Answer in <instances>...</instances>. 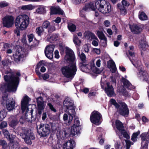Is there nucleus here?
<instances>
[{
  "instance_id": "nucleus-23",
  "label": "nucleus",
  "mask_w": 149,
  "mask_h": 149,
  "mask_svg": "<svg viewBox=\"0 0 149 149\" xmlns=\"http://www.w3.org/2000/svg\"><path fill=\"white\" fill-rule=\"evenodd\" d=\"M50 9V13L51 14L63 15V11L60 8L59 6L52 7Z\"/></svg>"
},
{
  "instance_id": "nucleus-44",
  "label": "nucleus",
  "mask_w": 149,
  "mask_h": 149,
  "mask_svg": "<svg viewBox=\"0 0 149 149\" xmlns=\"http://www.w3.org/2000/svg\"><path fill=\"white\" fill-rule=\"evenodd\" d=\"M45 11V8L42 6H39L36 9V12L40 14L43 13Z\"/></svg>"
},
{
  "instance_id": "nucleus-40",
  "label": "nucleus",
  "mask_w": 149,
  "mask_h": 149,
  "mask_svg": "<svg viewBox=\"0 0 149 149\" xmlns=\"http://www.w3.org/2000/svg\"><path fill=\"white\" fill-rule=\"evenodd\" d=\"M139 18L140 19L142 20H146L147 19V17L146 15L143 12L139 13Z\"/></svg>"
},
{
  "instance_id": "nucleus-10",
  "label": "nucleus",
  "mask_w": 149,
  "mask_h": 149,
  "mask_svg": "<svg viewBox=\"0 0 149 149\" xmlns=\"http://www.w3.org/2000/svg\"><path fill=\"white\" fill-rule=\"evenodd\" d=\"M37 128L38 133L41 136H46L49 134L50 126L47 124H41Z\"/></svg>"
},
{
  "instance_id": "nucleus-43",
  "label": "nucleus",
  "mask_w": 149,
  "mask_h": 149,
  "mask_svg": "<svg viewBox=\"0 0 149 149\" xmlns=\"http://www.w3.org/2000/svg\"><path fill=\"white\" fill-rule=\"evenodd\" d=\"M69 29L71 31H74L76 29V26L73 24L69 23L68 25Z\"/></svg>"
},
{
  "instance_id": "nucleus-42",
  "label": "nucleus",
  "mask_w": 149,
  "mask_h": 149,
  "mask_svg": "<svg viewBox=\"0 0 149 149\" xmlns=\"http://www.w3.org/2000/svg\"><path fill=\"white\" fill-rule=\"evenodd\" d=\"M73 41L74 43L77 45H79L81 43V41L76 36H74L73 38Z\"/></svg>"
},
{
  "instance_id": "nucleus-34",
  "label": "nucleus",
  "mask_w": 149,
  "mask_h": 149,
  "mask_svg": "<svg viewBox=\"0 0 149 149\" xmlns=\"http://www.w3.org/2000/svg\"><path fill=\"white\" fill-rule=\"evenodd\" d=\"M97 34L100 39L104 40L105 41H106L107 39L102 31H97Z\"/></svg>"
},
{
  "instance_id": "nucleus-41",
  "label": "nucleus",
  "mask_w": 149,
  "mask_h": 149,
  "mask_svg": "<svg viewBox=\"0 0 149 149\" xmlns=\"http://www.w3.org/2000/svg\"><path fill=\"white\" fill-rule=\"evenodd\" d=\"M18 123V122L17 119L13 120L9 124L10 126L13 128L16 126Z\"/></svg>"
},
{
  "instance_id": "nucleus-45",
  "label": "nucleus",
  "mask_w": 149,
  "mask_h": 149,
  "mask_svg": "<svg viewBox=\"0 0 149 149\" xmlns=\"http://www.w3.org/2000/svg\"><path fill=\"white\" fill-rule=\"evenodd\" d=\"M6 114L4 110L0 112V121H2L6 116Z\"/></svg>"
},
{
  "instance_id": "nucleus-32",
  "label": "nucleus",
  "mask_w": 149,
  "mask_h": 149,
  "mask_svg": "<svg viewBox=\"0 0 149 149\" xmlns=\"http://www.w3.org/2000/svg\"><path fill=\"white\" fill-rule=\"evenodd\" d=\"M78 56L80 58L81 61V63H87V61L86 60V56L84 53L81 52V53L79 51L77 52Z\"/></svg>"
},
{
  "instance_id": "nucleus-61",
  "label": "nucleus",
  "mask_w": 149,
  "mask_h": 149,
  "mask_svg": "<svg viewBox=\"0 0 149 149\" xmlns=\"http://www.w3.org/2000/svg\"><path fill=\"white\" fill-rule=\"evenodd\" d=\"M122 93L123 95L125 97L128 96L130 95L128 92L125 90H123Z\"/></svg>"
},
{
  "instance_id": "nucleus-12",
  "label": "nucleus",
  "mask_w": 149,
  "mask_h": 149,
  "mask_svg": "<svg viewBox=\"0 0 149 149\" xmlns=\"http://www.w3.org/2000/svg\"><path fill=\"white\" fill-rule=\"evenodd\" d=\"M102 118L101 114L96 111H94L92 113L90 118L91 122L96 125H99L101 123Z\"/></svg>"
},
{
  "instance_id": "nucleus-28",
  "label": "nucleus",
  "mask_w": 149,
  "mask_h": 149,
  "mask_svg": "<svg viewBox=\"0 0 149 149\" xmlns=\"http://www.w3.org/2000/svg\"><path fill=\"white\" fill-rule=\"evenodd\" d=\"M38 107L41 109H44L45 105L42 97H39L36 98Z\"/></svg>"
},
{
  "instance_id": "nucleus-58",
  "label": "nucleus",
  "mask_w": 149,
  "mask_h": 149,
  "mask_svg": "<svg viewBox=\"0 0 149 149\" xmlns=\"http://www.w3.org/2000/svg\"><path fill=\"white\" fill-rule=\"evenodd\" d=\"M83 49L84 50V52L86 53H88L89 51L88 47V45H84L83 47Z\"/></svg>"
},
{
  "instance_id": "nucleus-37",
  "label": "nucleus",
  "mask_w": 149,
  "mask_h": 149,
  "mask_svg": "<svg viewBox=\"0 0 149 149\" xmlns=\"http://www.w3.org/2000/svg\"><path fill=\"white\" fill-rule=\"evenodd\" d=\"M21 8L24 10H31L34 8V7L31 5H28L22 6Z\"/></svg>"
},
{
  "instance_id": "nucleus-25",
  "label": "nucleus",
  "mask_w": 149,
  "mask_h": 149,
  "mask_svg": "<svg viewBox=\"0 0 149 149\" xmlns=\"http://www.w3.org/2000/svg\"><path fill=\"white\" fill-rule=\"evenodd\" d=\"M61 18L59 17H57L55 19L53 20L52 23V25L49 27V32H52L55 30V24L54 22L56 23H59L61 22Z\"/></svg>"
},
{
  "instance_id": "nucleus-54",
  "label": "nucleus",
  "mask_w": 149,
  "mask_h": 149,
  "mask_svg": "<svg viewBox=\"0 0 149 149\" xmlns=\"http://www.w3.org/2000/svg\"><path fill=\"white\" fill-rule=\"evenodd\" d=\"M122 5L125 7L128 6L130 5L129 3L125 0H123L122 1Z\"/></svg>"
},
{
  "instance_id": "nucleus-26",
  "label": "nucleus",
  "mask_w": 149,
  "mask_h": 149,
  "mask_svg": "<svg viewBox=\"0 0 149 149\" xmlns=\"http://www.w3.org/2000/svg\"><path fill=\"white\" fill-rule=\"evenodd\" d=\"M108 66L110 68V70L113 73H115L116 70V68L114 62L110 60L108 63Z\"/></svg>"
},
{
  "instance_id": "nucleus-5",
  "label": "nucleus",
  "mask_w": 149,
  "mask_h": 149,
  "mask_svg": "<svg viewBox=\"0 0 149 149\" xmlns=\"http://www.w3.org/2000/svg\"><path fill=\"white\" fill-rule=\"evenodd\" d=\"M94 5L95 9H97L103 13H108L111 11L110 4L104 0H98L95 2Z\"/></svg>"
},
{
  "instance_id": "nucleus-18",
  "label": "nucleus",
  "mask_w": 149,
  "mask_h": 149,
  "mask_svg": "<svg viewBox=\"0 0 149 149\" xmlns=\"http://www.w3.org/2000/svg\"><path fill=\"white\" fill-rule=\"evenodd\" d=\"M13 56L15 61L16 62H18L20 60L21 58L26 56V53L21 50L20 52L19 50L16 51V52L13 54Z\"/></svg>"
},
{
  "instance_id": "nucleus-50",
  "label": "nucleus",
  "mask_w": 149,
  "mask_h": 149,
  "mask_svg": "<svg viewBox=\"0 0 149 149\" xmlns=\"http://www.w3.org/2000/svg\"><path fill=\"white\" fill-rule=\"evenodd\" d=\"M61 147V145L59 143H57L56 145H53L52 146V149H60Z\"/></svg>"
},
{
  "instance_id": "nucleus-48",
  "label": "nucleus",
  "mask_w": 149,
  "mask_h": 149,
  "mask_svg": "<svg viewBox=\"0 0 149 149\" xmlns=\"http://www.w3.org/2000/svg\"><path fill=\"white\" fill-rule=\"evenodd\" d=\"M139 44V47H141L142 49L144 50V48L146 46L145 41L144 40H142L141 42H140Z\"/></svg>"
},
{
  "instance_id": "nucleus-38",
  "label": "nucleus",
  "mask_w": 149,
  "mask_h": 149,
  "mask_svg": "<svg viewBox=\"0 0 149 149\" xmlns=\"http://www.w3.org/2000/svg\"><path fill=\"white\" fill-rule=\"evenodd\" d=\"M36 31L38 35L40 36L43 33L44 30L42 26H40L36 29Z\"/></svg>"
},
{
  "instance_id": "nucleus-53",
  "label": "nucleus",
  "mask_w": 149,
  "mask_h": 149,
  "mask_svg": "<svg viewBox=\"0 0 149 149\" xmlns=\"http://www.w3.org/2000/svg\"><path fill=\"white\" fill-rule=\"evenodd\" d=\"M28 38V40L29 42H31L33 39L34 35L32 34H31L27 36Z\"/></svg>"
},
{
  "instance_id": "nucleus-52",
  "label": "nucleus",
  "mask_w": 149,
  "mask_h": 149,
  "mask_svg": "<svg viewBox=\"0 0 149 149\" xmlns=\"http://www.w3.org/2000/svg\"><path fill=\"white\" fill-rule=\"evenodd\" d=\"M10 141H17L16 140V136L13 135H11V136L10 135V137H8Z\"/></svg>"
},
{
  "instance_id": "nucleus-20",
  "label": "nucleus",
  "mask_w": 149,
  "mask_h": 149,
  "mask_svg": "<svg viewBox=\"0 0 149 149\" xmlns=\"http://www.w3.org/2000/svg\"><path fill=\"white\" fill-rule=\"evenodd\" d=\"M75 145V141L71 139L65 142L63 145V149H73Z\"/></svg>"
},
{
  "instance_id": "nucleus-56",
  "label": "nucleus",
  "mask_w": 149,
  "mask_h": 149,
  "mask_svg": "<svg viewBox=\"0 0 149 149\" xmlns=\"http://www.w3.org/2000/svg\"><path fill=\"white\" fill-rule=\"evenodd\" d=\"M122 134L123 135L124 137L127 139L128 138L129 136L127 133L125 131L124 129V131H121Z\"/></svg>"
},
{
  "instance_id": "nucleus-33",
  "label": "nucleus",
  "mask_w": 149,
  "mask_h": 149,
  "mask_svg": "<svg viewBox=\"0 0 149 149\" xmlns=\"http://www.w3.org/2000/svg\"><path fill=\"white\" fill-rule=\"evenodd\" d=\"M122 81L123 83L124 86L125 87L128 88L129 89L131 88V86H132L131 84L128 80L123 77L122 78Z\"/></svg>"
},
{
  "instance_id": "nucleus-16",
  "label": "nucleus",
  "mask_w": 149,
  "mask_h": 149,
  "mask_svg": "<svg viewBox=\"0 0 149 149\" xmlns=\"http://www.w3.org/2000/svg\"><path fill=\"white\" fill-rule=\"evenodd\" d=\"M55 46L53 45H48L45 49V53L46 56L48 58L51 59L53 58V53Z\"/></svg>"
},
{
  "instance_id": "nucleus-13",
  "label": "nucleus",
  "mask_w": 149,
  "mask_h": 149,
  "mask_svg": "<svg viewBox=\"0 0 149 149\" xmlns=\"http://www.w3.org/2000/svg\"><path fill=\"white\" fill-rule=\"evenodd\" d=\"M119 104L120 108L118 110L119 113L125 117H127L129 115V111L127 105L122 102H120Z\"/></svg>"
},
{
  "instance_id": "nucleus-39",
  "label": "nucleus",
  "mask_w": 149,
  "mask_h": 149,
  "mask_svg": "<svg viewBox=\"0 0 149 149\" xmlns=\"http://www.w3.org/2000/svg\"><path fill=\"white\" fill-rule=\"evenodd\" d=\"M51 25H50V23L49 21L46 20L43 22L42 24V27L45 29H47L48 28V31H49V27ZM48 32H49V31H48Z\"/></svg>"
},
{
  "instance_id": "nucleus-60",
  "label": "nucleus",
  "mask_w": 149,
  "mask_h": 149,
  "mask_svg": "<svg viewBox=\"0 0 149 149\" xmlns=\"http://www.w3.org/2000/svg\"><path fill=\"white\" fill-rule=\"evenodd\" d=\"M125 142L126 144V146L129 147H130V146L131 145L133 144V143H132L129 140H126Z\"/></svg>"
},
{
  "instance_id": "nucleus-17",
  "label": "nucleus",
  "mask_w": 149,
  "mask_h": 149,
  "mask_svg": "<svg viewBox=\"0 0 149 149\" xmlns=\"http://www.w3.org/2000/svg\"><path fill=\"white\" fill-rule=\"evenodd\" d=\"M90 9L93 10H95L94 5L92 2L87 3L83 9L80 11L79 15L80 17H84L85 16V11L89 10Z\"/></svg>"
},
{
  "instance_id": "nucleus-11",
  "label": "nucleus",
  "mask_w": 149,
  "mask_h": 149,
  "mask_svg": "<svg viewBox=\"0 0 149 149\" xmlns=\"http://www.w3.org/2000/svg\"><path fill=\"white\" fill-rule=\"evenodd\" d=\"M63 106L66 109L68 113L75 114V108L73 101L69 98H66L63 102Z\"/></svg>"
},
{
  "instance_id": "nucleus-51",
  "label": "nucleus",
  "mask_w": 149,
  "mask_h": 149,
  "mask_svg": "<svg viewBox=\"0 0 149 149\" xmlns=\"http://www.w3.org/2000/svg\"><path fill=\"white\" fill-rule=\"evenodd\" d=\"M7 122L6 121H3L0 124V128L2 129L7 127Z\"/></svg>"
},
{
  "instance_id": "nucleus-31",
  "label": "nucleus",
  "mask_w": 149,
  "mask_h": 149,
  "mask_svg": "<svg viewBox=\"0 0 149 149\" xmlns=\"http://www.w3.org/2000/svg\"><path fill=\"white\" fill-rule=\"evenodd\" d=\"M117 7L122 15H124L127 14V11L125 6H122V5L118 3L117 4Z\"/></svg>"
},
{
  "instance_id": "nucleus-3",
  "label": "nucleus",
  "mask_w": 149,
  "mask_h": 149,
  "mask_svg": "<svg viewBox=\"0 0 149 149\" xmlns=\"http://www.w3.org/2000/svg\"><path fill=\"white\" fill-rule=\"evenodd\" d=\"M29 23V17L25 14L18 15L16 17L15 21V24L16 27L21 30L26 29Z\"/></svg>"
},
{
  "instance_id": "nucleus-2",
  "label": "nucleus",
  "mask_w": 149,
  "mask_h": 149,
  "mask_svg": "<svg viewBox=\"0 0 149 149\" xmlns=\"http://www.w3.org/2000/svg\"><path fill=\"white\" fill-rule=\"evenodd\" d=\"M20 76L19 72L16 73V76H11L6 75L4 79L6 83L5 85V87L8 91H15L19 83V79L18 77Z\"/></svg>"
},
{
  "instance_id": "nucleus-15",
  "label": "nucleus",
  "mask_w": 149,
  "mask_h": 149,
  "mask_svg": "<svg viewBox=\"0 0 149 149\" xmlns=\"http://www.w3.org/2000/svg\"><path fill=\"white\" fill-rule=\"evenodd\" d=\"M3 24L4 26L9 28L12 26L14 24V18L11 16H6L3 19Z\"/></svg>"
},
{
  "instance_id": "nucleus-47",
  "label": "nucleus",
  "mask_w": 149,
  "mask_h": 149,
  "mask_svg": "<svg viewBox=\"0 0 149 149\" xmlns=\"http://www.w3.org/2000/svg\"><path fill=\"white\" fill-rule=\"evenodd\" d=\"M80 121L79 119L78 118H75L74 120V124L73 125L75 126H77L80 127Z\"/></svg>"
},
{
  "instance_id": "nucleus-8",
  "label": "nucleus",
  "mask_w": 149,
  "mask_h": 149,
  "mask_svg": "<svg viewBox=\"0 0 149 149\" xmlns=\"http://www.w3.org/2000/svg\"><path fill=\"white\" fill-rule=\"evenodd\" d=\"M132 63L139 70V76L140 78L148 83L149 75L144 70L143 66L141 65L140 61H137V63H134L133 61H132Z\"/></svg>"
},
{
  "instance_id": "nucleus-62",
  "label": "nucleus",
  "mask_w": 149,
  "mask_h": 149,
  "mask_svg": "<svg viewBox=\"0 0 149 149\" xmlns=\"http://www.w3.org/2000/svg\"><path fill=\"white\" fill-rule=\"evenodd\" d=\"M10 46L9 44L7 43H5L3 45V48L4 49H7V50L10 48Z\"/></svg>"
},
{
  "instance_id": "nucleus-36",
  "label": "nucleus",
  "mask_w": 149,
  "mask_h": 149,
  "mask_svg": "<svg viewBox=\"0 0 149 149\" xmlns=\"http://www.w3.org/2000/svg\"><path fill=\"white\" fill-rule=\"evenodd\" d=\"M140 133V132L139 131L133 133L132 136L131 140L134 142L136 141H137V136Z\"/></svg>"
},
{
  "instance_id": "nucleus-27",
  "label": "nucleus",
  "mask_w": 149,
  "mask_h": 149,
  "mask_svg": "<svg viewBox=\"0 0 149 149\" xmlns=\"http://www.w3.org/2000/svg\"><path fill=\"white\" fill-rule=\"evenodd\" d=\"M80 127L73 125L71 127V133L73 135L80 134Z\"/></svg>"
},
{
  "instance_id": "nucleus-19",
  "label": "nucleus",
  "mask_w": 149,
  "mask_h": 149,
  "mask_svg": "<svg viewBox=\"0 0 149 149\" xmlns=\"http://www.w3.org/2000/svg\"><path fill=\"white\" fill-rule=\"evenodd\" d=\"M68 113V114L66 113L64 114L63 119V121L69 125L71 123L73 118L72 116L74 115L75 114Z\"/></svg>"
},
{
  "instance_id": "nucleus-35",
  "label": "nucleus",
  "mask_w": 149,
  "mask_h": 149,
  "mask_svg": "<svg viewBox=\"0 0 149 149\" xmlns=\"http://www.w3.org/2000/svg\"><path fill=\"white\" fill-rule=\"evenodd\" d=\"M0 145L2 146V149H7L8 145L6 141L4 140L0 139Z\"/></svg>"
},
{
  "instance_id": "nucleus-14",
  "label": "nucleus",
  "mask_w": 149,
  "mask_h": 149,
  "mask_svg": "<svg viewBox=\"0 0 149 149\" xmlns=\"http://www.w3.org/2000/svg\"><path fill=\"white\" fill-rule=\"evenodd\" d=\"M140 137L142 140L141 149H148L149 135L147 133H144L141 135Z\"/></svg>"
},
{
  "instance_id": "nucleus-6",
  "label": "nucleus",
  "mask_w": 149,
  "mask_h": 149,
  "mask_svg": "<svg viewBox=\"0 0 149 149\" xmlns=\"http://www.w3.org/2000/svg\"><path fill=\"white\" fill-rule=\"evenodd\" d=\"M111 81L112 83L111 84V83L110 82H102V78L101 79V86L102 88H104V85L105 84H106L107 86L105 88V91L107 95L110 97H112L115 95L114 91L113 86H116V81L114 78L111 77Z\"/></svg>"
},
{
  "instance_id": "nucleus-9",
  "label": "nucleus",
  "mask_w": 149,
  "mask_h": 149,
  "mask_svg": "<svg viewBox=\"0 0 149 149\" xmlns=\"http://www.w3.org/2000/svg\"><path fill=\"white\" fill-rule=\"evenodd\" d=\"M6 101V107L9 111L12 110L15 108V102L12 98L8 99V95L7 93H4L2 96V100L1 102V104L4 103Z\"/></svg>"
},
{
  "instance_id": "nucleus-22",
  "label": "nucleus",
  "mask_w": 149,
  "mask_h": 149,
  "mask_svg": "<svg viewBox=\"0 0 149 149\" xmlns=\"http://www.w3.org/2000/svg\"><path fill=\"white\" fill-rule=\"evenodd\" d=\"M29 98L27 96L24 97L21 101V109L23 112L27 109L29 103Z\"/></svg>"
},
{
  "instance_id": "nucleus-59",
  "label": "nucleus",
  "mask_w": 149,
  "mask_h": 149,
  "mask_svg": "<svg viewBox=\"0 0 149 149\" xmlns=\"http://www.w3.org/2000/svg\"><path fill=\"white\" fill-rule=\"evenodd\" d=\"M8 3L4 1L0 2V7H3L8 5Z\"/></svg>"
},
{
  "instance_id": "nucleus-7",
  "label": "nucleus",
  "mask_w": 149,
  "mask_h": 149,
  "mask_svg": "<svg viewBox=\"0 0 149 149\" xmlns=\"http://www.w3.org/2000/svg\"><path fill=\"white\" fill-rule=\"evenodd\" d=\"M86 63H80L79 66L80 70L83 72L86 73L89 72L91 71L94 73H98V70L95 66V63L93 61H92L88 64Z\"/></svg>"
},
{
  "instance_id": "nucleus-63",
  "label": "nucleus",
  "mask_w": 149,
  "mask_h": 149,
  "mask_svg": "<svg viewBox=\"0 0 149 149\" xmlns=\"http://www.w3.org/2000/svg\"><path fill=\"white\" fill-rule=\"evenodd\" d=\"M49 75L46 73L44 74L42 76L43 79L44 80H46L49 78Z\"/></svg>"
},
{
  "instance_id": "nucleus-55",
  "label": "nucleus",
  "mask_w": 149,
  "mask_h": 149,
  "mask_svg": "<svg viewBox=\"0 0 149 149\" xmlns=\"http://www.w3.org/2000/svg\"><path fill=\"white\" fill-rule=\"evenodd\" d=\"M47 105L49 106V109L52 111L54 112L56 111V109L54 108L53 106L50 103H48Z\"/></svg>"
},
{
  "instance_id": "nucleus-57",
  "label": "nucleus",
  "mask_w": 149,
  "mask_h": 149,
  "mask_svg": "<svg viewBox=\"0 0 149 149\" xmlns=\"http://www.w3.org/2000/svg\"><path fill=\"white\" fill-rule=\"evenodd\" d=\"M58 36L55 34H53L52 36L50 37V39L53 41H56L58 39Z\"/></svg>"
},
{
  "instance_id": "nucleus-4",
  "label": "nucleus",
  "mask_w": 149,
  "mask_h": 149,
  "mask_svg": "<svg viewBox=\"0 0 149 149\" xmlns=\"http://www.w3.org/2000/svg\"><path fill=\"white\" fill-rule=\"evenodd\" d=\"M19 135L26 143L29 145L31 144V140L35 139L33 133L30 129L24 127L22 128L21 132L20 133Z\"/></svg>"
},
{
  "instance_id": "nucleus-49",
  "label": "nucleus",
  "mask_w": 149,
  "mask_h": 149,
  "mask_svg": "<svg viewBox=\"0 0 149 149\" xmlns=\"http://www.w3.org/2000/svg\"><path fill=\"white\" fill-rule=\"evenodd\" d=\"M110 102L113 104L115 106L116 108H118L119 107L120 105L116 102V101L114 99H111L110 100Z\"/></svg>"
},
{
  "instance_id": "nucleus-46",
  "label": "nucleus",
  "mask_w": 149,
  "mask_h": 149,
  "mask_svg": "<svg viewBox=\"0 0 149 149\" xmlns=\"http://www.w3.org/2000/svg\"><path fill=\"white\" fill-rule=\"evenodd\" d=\"M4 136L7 138L10 137V134L8 131L6 129H4L2 130Z\"/></svg>"
},
{
  "instance_id": "nucleus-21",
  "label": "nucleus",
  "mask_w": 149,
  "mask_h": 149,
  "mask_svg": "<svg viewBox=\"0 0 149 149\" xmlns=\"http://www.w3.org/2000/svg\"><path fill=\"white\" fill-rule=\"evenodd\" d=\"M130 50L129 51V52L130 56L129 57V58L132 63V61L134 63H137V61H139L137 60L135 57L134 53L133 52L134 47L132 46H130L129 47Z\"/></svg>"
},
{
  "instance_id": "nucleus-30",
  "label": "nucleus",
  "mask_w": 149,
  "mask_h": 149,
  "mask_svg": "<svg viewBox=\"0 0 149 149\" xmlns=\"http://www.w3.org/2000/svg\"><path fill=\"white\" fill-rule=\"evenodd\" d=\"M116 125L117 128L120 131H124V127L123 123L119 120H116Z\"/></svg>"
},
{
  "instance_id": "nucleus-64",
  "label": "nucleus",
  "mask_w": 149,
  "mask_h": 149,
  "mask_svg": "<svg viewBox=\"0 0 149 149\" xmlns=\"http://www.w3.org/2000/svg\"><path fill=\"white\" fill-rule=\"evenodd\" d=\"M55 57L56 58H58L59 57V52L57 50H56L54 52Z\"/></svg>"
},
{
  "instance_id": "nucleus-1",
  "label": "nucleus",
  "mask_w": 149,
  "mask_h": 149,
  "mask_svg": "<svg viewBox=\"0 0 149 149\" xmlns=\"http://www.w3.org/2000/svg\"><path fill=\"white\" fill-rule=\"evenodd\" d=\"M65 53V59L70 63L68 65L63 67L61 71L63 75L71 80L74 77L77 71L75 62V56L73 51L68 48H66Z\"/></svg>"
},
{
  "instance_id": "nucleus-24",
  "label": "nucleus",
  "mask_w": 149,
  "mask_h": 149,
  "mask_svg": "<svg viewBox=\"0 0 149 149\" xmlns=\"http://www.w3.org/2000/svg\"><path fill=\"white\" fill-rule=\"evenodd\" d=\"M8 146L9 149H18L19 148V142L17 141L10 142L8 144Z\"/></svg>"
},
{
  "instance_id": "nucleus-29",
  "label": "nucleus",
  "mask_w": 149,
  "mask_h": 149,
  "mask_svg": "<svg viewBox=\"0 0 149 149\" xmlns=\"http://www.w3.org/2000/svg\"><path fill=\"white\" fill-rule=\"evenodd\" d=\"M131 31L135 34L139 33L141 31V29L136 24L133 25L130 27Z\"/></svg>"
}]
</instances>
